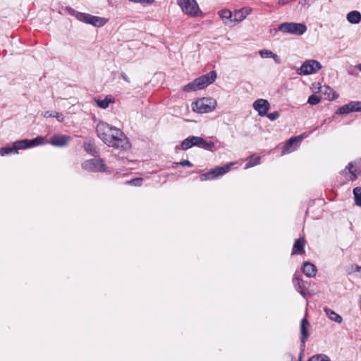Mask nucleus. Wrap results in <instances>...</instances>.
Returning a JSON list of instances; mask_svg holds the SVG:
<instances>
[{
    "label": "nucleus",
    "instance_id": "f704fd0d",
    "mask_svg": "<svg viewBox=\"0 0 361 361\" xmlns=\"http://www.w3.org/2000/svg\"><path fill=\"white\" fill-rule=\"evenodd\" d=\"M320 97L315 94H312L309 97L307 102L311 105H316L320 102Z\"/></svg>",
    "mask_w": 361,
    "mask_h": 361
},
{
    "label": "nucleus",
    "instance_id": "7ed1b4c3",
    "mask_svg": "<svg viewBox=\"0 0 361 361\" xmlns=\"http://www.w3.org/2000/svg\"><path fill=\"white\" fill-rule=\"evenodd\" d=\"M107 145L120 150H127L130 147L128 137L120 129L116 130L114 135H111V142Z\"/></svg>",
    "mask_w": 361,
    "mask_h": 361
},
{
    "label": "nucleus",
    "instance_id": "a18cd8bd",
    "mask_svg": "<svg viewBox=\"0 0 361 361\" xmlns=\"http://www.w3.org/2000/svg\"><path fill=\"white\" fill-rule=\"evenodd\" d=\"M350 173L353 176V178H351L352 180H354L357 178L359 173H357L356 170L351 171Z\"/></svg>",
    "mask_w": 361,
    "mask_h": 361
},
{
    "label": "nucleus",
    "instance_id": "c9c22d12",
    "mask_svg": "<svg viewBox=\"0 0 361 361\" xmlns=\"http://www.w3.org/2000/svg\"><path fill=\"white\" fill-rule=\"evenodd\" d=\"M351 108L353 112H361V102L351 101Z\"/></svg>",
    "mask_w": 361,
    "mask_h": 361
},
{
    "label": "nucleus",
    "instance_id": "49530a36",
    "mask_svg": "<svg viewBox=\"0 0 361 361\" xmlns=\"http://www.w3.org/2000/svg\"><path fill=\"white\" fill-rule=\"evenodd\" d=\"M353 167V164L350 162L348 164V166L345 167V170H348L349 171V173H350L351 171H353L352 169Z\"/></svg>",
    "mask_w": 361,
    "mask_h": 361
},
{
    "label": "nucleus",
    "instance_id": "b1692460",
    "mask_svg": "<svg viewBox=\"0 0 361 361\" xmlns=\"http://www.w3.org/2000/svg\"><path fill=\"white\" fill-rule=\"evenodd\" d=\"M324 312L326 315L332 321L337 322L338 324L342 322V317L338 314L336 313L334 310L324 308Z\"/></svg>",
    "mask_w": 361,
    "mask_h": 361
},
{
    "label": "nucleus",
    "instance_id": "f8f14e48",
    "mask_svg": "<svg viewBox=\"0 0 361 361\" xmlns=\"http://www.w3.org/2000/svg\"><path fill=\"white\" fill-rule=\"evenodd\" d=\"M71 140V137L66 135L54 134L49 142L51 145L56 147H64Z\"/></svg>",
    "mask_w": 361,
    "mask_h": 361
},
{
    "label": "nucleus",
    "instance_id": "58836bf2",
    "mask_svg": "<svg viewBox=\"0 0 361 361\" xmlns=\"http://www.w3.org/2000/svg\"><path fill=\"white\" fill-rule=\"evenodd\" d=\"M272 51L267 49H262L259 51V54L262 58H269L272 55Z\"/></svg>",
    "mask_w": 361,
    "mask_h": 361
},
{
    "label": "nucleus",
    "instance_id": "a878e982",
    "mask_svg": "<svg viewBox=\"0 0 361 361\" xmlns=\"http://www.w3.org/2000/svg\"><path fill=\"white\" fill-rule=\"evenodd\" d=\"M259 163L260 157L252 154L248 158V161L245 164V169L253 167L257 164H259Z\"/></svg>",
    "mask_w": 361,
    "mask_h": 361
},
{
    "label": "nucleus",
    "instance_id": "4c0bfd02",
    "mask_svg": "<svg viewBox=\"0 0 361 361\" xmlns=\"http://www.w3.org/2000/svg\"><path fill=\"white\" fill-rule=\"evenodd\" d=\"M142 183V178H135L129 181H127L126 183L134 185V186H140Z\"/></svg>",
    "mask_w": 361,
    "mask_h": 361
},
{
    "label": "nucleus",
    "instance_id": "bb28decb",
    "mask_svg": "<svg viewBox=\"0 0 361 361\" xmlns=\"http://www.w3.org/2000/svg\"><path fill=\"white\" fill-rule=\"evenodd\" d=\"M44 118H56L60 122L63 121L64 116L61 113H59L53 111H47L44 114Z\"/></svg>",
    "mask_w": 361,
    "mask_h": 361
},
{
    "label": "nucleus",
    "instance_id": "9d476101",
    "mask_svg": "<svg viewBox=\"0 0 361 361\" xmlns=\"http://www.w3.org/2000/svg\"><path fill=\"white\" fill-rule=\"evenodd\" d=\"M310 326V323L308 320L304 317L300 322V343H301V353L299 355V361H301L302 352L305 350V341H307V338L309 337V333L307 330V327Z\"/></svg>",
    "mask_w": 361,
    "mask_h": 361
},
{
    "label": "nucleus",
    "instance_id": "473e14b6",
    "mask_svg": "<svg viewBox=\"0 0 361 361\" xmlns=\"http://www.w3.org/2000/svg\"><path fill=\"white\" fill-rule=\"evenodd\" d=\"M307 361H331L329 357L324 354H319L312 356Z\"/></svg>",
    "mask_w": 361,
    "mask_h": 361
},
{
    "label": "nucleus",
    "instance_id": "2eb2a0df",
    "mask_svg": "<svg viewBox=\"0 0 361 361\" xmlns=\"http://www.w3.org/2000/svg\"><path fill=\"white\" fill-rule=\"evenodd\" d=\"M68 11L71 15L74 16L76 18V19H78V20L85 23H87V24H90L89 21H90V20H91L90 14L76 11L75 10H74L72 8H68Z\"/></svg>",
    "mask_w": 361,
    "mask_h": 361
},
{
    "label": "nucleus",
    "instance_id": "9b49d317",
    "mask_svg": "<svg viewBox=\"0 0 361 361\" xmlns=\"http://www.w3.org/2000/svg\"><path fill=\"white\" fill-rule=\"evenodd\" d=\"M45 142V138L42 136H37L32 140L25 139L17 141V144L18 145V147L22 148V149L43 145Z\"/></svg>",
    "mask_w": 361,
    "mask_h": 361
},
{
    "label": "nucleus",
    "instance_id": "c756f323",
    "mask_svg": "<svg viewBox=\"0 0 361 361\" xmlns=\"http://www.w3.org/2000/svg\"><path fill=\"white\" fill-rule=\"evenodd\" d=\"M353 112L352 108H351V104L350 102H348V104L342 106L341 107L338 108L337 111H336V114H345Z\"/></svg>",
    "mask_w": 361,
    "mask_h": 361
},
{
    "label": "nucleus",
    "instance_id": "79ce46f5",
    "mask_svg": "<svg viewBox=\"0 0 361 361\" xmlns=\"http://www.w3.org/2000/svg\"><path fill=\"white\" fill-rule=\"evenodd\" d=\"M176 164H179L183 166H192V164L188 160H183L179 163H176Z\"/></svg>",
    "mask_w": 361,
    "mask_h": 361
},
{
    "label": "nucleus",
    "instance_id": "f03ea898",
    "mask_svg": "<svg viewBox=\"0 0 361 361\" xmlns=\"http://www.w3.org/2000/svg\"><path fill=\"white\" fill-rule=\"evenodd\" d=\"M291 34L297 36L303 35L307 31V26L300 23H281L276 32Z\"/></svg>",
    "mask_w": 361,
    "mask_h": 361
},
{
    "label": "nucleus",
    "instance_id": "a211bd4d",
    "mask_svg": "<svg viewBox=\"0 0 361 361\" xmlns=\"http://www.w3.org/2000/svg\"><path fill=\"white\" fill-rule=\"evenodd\" d=\"M302 271L307 277H314L317 274V269L314 264L306 262L304 263Z\"/></svg>",
    "mask_w": 361,
    "mask_h": 361
},
{
    "label": "nucleus",
    "instance_id": "6e6552de",
    "mask_svg": "<svg viewBox=\"0 0 361 361\" xmlns=\"http://www.w3.org/2000/svg\"><path fill=\"white\" fill-rule=\"evenodd\" d=\"M233 164H229L223 166L216 167L211 169L207 173H203L200 176L201 180H212L218 176H223L231 169Z\"/></svg>",
    "mask_w": 361,
    "mask_h": 361
},
{
    "label": "nucleus",
    "instance_id": "dca6fc26",
    "mask_svg": "<svg viewBox=\"0 0 361 361\" xmlns=\"http://www.w3.org/2000/svg\"><path fill=\"white\" fill-rule=\"evenodd\" d=\"M305 240L303 238H300L297 239L292 249V255H302L305 253Z\"/></svg>",
    "mask_w": 361,
    "mask_h": 361
},
{
    "label": "nucleus",
    "instance_id": "4468645a",
    "mask_svg": "<svg viewBox=\"0 0 361 361\" xmlns=\"http://www.w3.org/2000/svg\"><path fill=\"white\" fill-rule=\"evenodd\" d=\"M200 137L191 135L183 140L180 144V147L183 150H187L192 147L200 146Z\"/></svg>",
    "mask_w": 361,
    "mask_h": 361
},
{
    "label": "nucleus",
    "instance_id": "5701e85b",
    "mask_svg": "<svg viewBox=\"0 0 361 361\" xmlns=\"http://www.w3.org/2000/svg\"><path fill=\"white\" fill-rule=\"evenodd\" d=\"M18 145L17 141H16V142H15L13 144L12 147H1L0 149V155L1 156H4V155H6V154L13 153V152L18 153V151L19 149H22V148H18Z\"/></svg>",
    "mask_w": 361,
    "mask_h": 361
},
{
    "label": "nucleus",
    "instance_id": "4be33fe9",
    "mask_svg": "<svg viewBox=\"0 0 361 361\" xmlns=\"http://www.w3.org/2000/svg\"><path fill=\"white\" fill-rule=\"evenodd\" d=\"M320 92L324 93V94H326V97L325 99L328 100H334L338 97V94L335 91H334L333 89H331L329 86H323L320 87Z\"/></svg>",
    "mask_w": 361,
    "mask_h": 361
},
{
    "label": "nucleus",
    "instance_id": "c85d7f7f",
    "mask_svg": "<svg viewBox=\"0 0 361 361\" xmlns=\"http://www.w3.org/2000/svg\"><path fill=\"white\" fill-rule=\"evenodd\" d=\"M355 204L361 207V187H356L353 189Z\"/></svg>",
    "mask_w": 361,
    "mask_h": 361
},
{
    "label": "nucleus",
    "instance_id": "0eeeda50",
    "mask_svg": "<svg viewBox=\"0 0 361 361\" xmlns=\"http://www.w3.org/2000/svg\"><path fill=\"white\" fill-rule=\"evenodd\" d=\"M177 3L185 13L191 16H196L200 12L195 0H177Z\"/></svg>",
    "mask_w": 361,
    "mask_h": 361
},
{
    "label": "nucleus",
    "instance_id": "37998d69",
    "mask_svg": "<svg viewBox=\"0 0 361 361\" xmlns=\"http://www.w3.org/2000/svg\"><path fill=\"white\" fill-rule=\"evenodd\" d=\"M271 57L274 59V60L275 61V62L276 63H278V64L281 63V59L276 54L272 53V55Z\"/></svg>",
    "mask_w": 361,
    "mask_h": 361
},
{
    "label": "nucleus",
    "instance_id": "8fccbe9b",
    "mask_svg": "<svg viewBox=\"0 0 361 361\" xmlns=\"http://www.w3.org/2000/svg\"><path fill=\"white\" fill-rule=\"evenodd\" d=\"M361 269V267L357 266L356 271H359Z\"/></svg>",
    "mask_w": 361,
    "mask_h": 361
},
{
    "label": "nucleus",
    "instance_id": "cd10ccee",
    "mask_svg": "<svg viewBox=\"0 0 361 361\" xmlns=\"http://www.w3.org/2000/svg\"><path fill=\"white\" fill-rule=\"evenodd\" d=\"M200 90L197 86V82H196V79L192 80V82H189L188 84L185 85L183 87V90L184 92H190L193 91H197Z\"/></svg>",
    "mask_w": 361,
    "mask_h": 361
},
{
    "label": "nucleus",
    "instance_id": "de8ad7c7",
    "mask_svg": "<svg viewBox=\"0 0 361 361\" xmlns=\"http://www.w3.org/2000/svg\"><path fill=\"white\" fill-rule=\"evenodd\" d=\"M290 0H279V4L281 5H285L289 2Z\"/></svg>",
    "mask_w": 361,
    "mask_h": 361
},
{
    "label": "nucleus",
    "instance_id": "09e8293b",
    "mask_svg": "<svg viewBox=\"0 0 361 361\" xmlns=\"http://www.w3.org/2000/svg\"><path fill=\"white\" fill-rule=\"evenodd\" d=\"M355 68H356L357 70H359L360 71H361V63H360V64L357 65V66H355Z\"/></svg>",
    "mask_w": 361,
    "mask_h": 361
},
{
    "label": "nucleus",
    "instance_id": "c03bdc74",
    "mask_svg": "<svg viewBox=\"0 0 361 361\" xmlns=\"http://www.w3.org/2000/svg\"><path fill=\"white\" fill-rule=\"evenodd\" d=\"M121 78L125 80L126 82L130 83V80L129 79V78L128 77V75L125 73H121Z\"/></svg>",
    "mask_w": 361,
    "mask_h": 361
},
{
    "label": "nucleus",
    "instance_id": "aec40b11",
    "mask_svg": "<svg viewBox=\"0 0 361 361\" xmlns=\"http://www.w3.org/2000/svg\"><path fill=\"white\" fill-rule=\"evenodd\" d=\"M84 149L87 153L94 157L99 156V149L91 141H87L84 142Z\"/></svg>",
    "mask_w": 361,
    "mask_h": 361
},
{
    "label": "nucleus",
    "instance_id": "72a5a7b5",
    "mask_svg": "<svg viewBox=\"0 0 361 361\" xmlns=\"http://www.w3.org/2000/svg\"><path fill=\"white\" fill-rule=\"evenodd\" d=\"M301 140L300 137H290L285 145L284 149L287 151L289 150L290 147L293 146L294 143L296 142H300Z\"/></svg>",
    "mask_w": 361,
    "mask_h": 361
},
{
    "label": "nucleus",
    "instance_id": "f3484780",
    "mask_svg": "<svg viewBox=\"0 0 361 361\" xmlns=\"http://www.w3.org/2000/svg\"><path fill=\"white\" fill-rule=\"evenodd\" d=\"M252 9L247 7L235 11L233 14V20L236 22H241L246 18V16L250 15Z\"/></svg>",
    "mask_w": 361,
    "mask_h": 361
},
{
    "label": "nucleus",
    "instance_id": "2f4dec72",
    "mask_svg": "<svg viewBox=\"0 0 361 361\" xmlns=\"http://www.w3.org/2000/svg\"><path fill=\"white\" fill-rule=\"evenodd\" d=\"M95 101L99 107L105 109L109 106L111 99L108 97H106L104 99H95Z\"/></svg>",
    "mask_w": 361,
    "mask_h": 361
},
{
    "label": "nucleus",
    "instance_id": "393cba45",
    "mask_svg": "<svg viewBox=\"0 0 361 361\" xmlns=\"http://www.w3.org/2000/svg\"><path fill=\"white\" fill-rule=\"evenodd\" d=\"M90 21H89L90 25H92L95 27H101L106 24V20L104 18L94 16L91 15Z\"/></svg>",
    "mask_w": 361,
    "mask_h": 361
},
{
    "label": "nucleus",
    "instance_id": "1a4fd4ad",
    "mask_svg": "<svg viewBox=\"0 0 361 361\" xmlns=\"http://www.w3.org/2000/svg\"><path fill=\"white\" fill-rule=\"evenodd\" d=\"M217 74L216 71H212L209 73L203 75L197 78H196V82H197V86L200 90H202L213 83L216 79Z\"/></svg>",
    "mask_w": 361,
    "mask_h": 361
},
{
    "label": "nucleus",
    "instance_id": "ea45409f",
    "mask_svg": "<svg viewBox=\"0 0 361 361\" xmlns=\"http://www.w3.org/2000/svg\"><path fill=\"white\" fill-rule=\"evenodd\" d=\"M266 115L271 121H275L279 117V113L276 111L267 114Z\"/></svg>",
    "mask_w": 361,
    "mask_h": 361
},
{
    "label": "nucleus",
    "instance_id": "ddd939ff",
    "mask_svg": "<svg viewBox=\"0 0 361 361\" xmlns=\"http://www.w3.org/2000/svg\"><path fill=\"white\" fill-rule=\"evenodd\" d=\"M253 108L258 112L259 116H264L267 114L269 109V103L267 99H259L254 102Z\"/></svg>",
    "mask_w": 361,
    "mask_h": 361
},
{
    "label": "nucleus",
    "instance_id": "20e7f679",
    "mask_svg": "<svg viewBox=\"0 0 361 361\" xmlns=\"http://www.w3.org/2000/svg\"><path fill=\"white\" fill-rule=\"evenodd\" d=\"M118 128L111 126L105 122H99L97 127L96 131L97 136L106 144L111 142V135H114V132Z\"/></svg>",
    "mask_w": 361,
    "mask_h": 361
},
{
    "label": "nucleus",
    "instance_id": "7c9ffc66",
    "mask_svg": "<svg viewBox=\"0 0 361 361\" xmlns=\"http://www.w3.org/2000/svg\"><path fill=\"white\" fill-rule=\"evenodd\" d=\"M200 146L199 147L203 148L204 149H211L214 147V143L213 142H207L204 138L200 137Z\"/></svg>",
    "mask_w": 361,
    "mask_h": 361
},
{
    "label": "nucleus",
    "instance_id": "e433bc0d",
    "mask_svg": "<svg viewBox=\"0 0 361 361\" xmlns=\"http://www.w3.org/2000/svg\"><path fill=\"white\" fill-rule=\"evenodd\" d=\"M219 15L223 19H231L232 13L229 10H221L219 11Z\"/></svg>",
    "mask_w": 361,
    "mask_h": 361
},
{
    "label": "nucleus",
    "instance_id": "6ab92c4d",
    "mask_svg": "<svg viewBox=\"0 0 361 361\" xmlns=\"http://www.w3.org/2000/svg\"><path fill=\"white\" fill-rule=\"evenodd\" d=\"M293 283L297 291H298L302 295H305L306 286L305 282L302 279L295 275L293 279Z\"/></svg>",
    "mask_w": 361,
    "mask_h": 361
},
{
    "label": "nucleus",
    "instance_id": "39448f33",
    "mask_svg": "<svg viewBox=\"0 0 361 361\" xmlns=\"http://www.w3.org/2000/svg\"><path fill=\"white\" fill-rule=\"evenodd\" d=\"M82 168L90 172H109L108 167L102 159L94 158L86 160L82 164Z\"/></svg>",
    "mask_w": 361,
    "mask_h": 361
},
{
    "label": "nucleus",
    "instance_id": "412c9836",
    "mask_svg": "<svg viewBox=\"0 0 361 361\" xmlns=\"http://www.w3.org/2000/svg\"><path fill=\"white\" fill-rule=\"evenodd\" d=\"M346 19L351 24H357L361 21V13L357 11H352L347 14Z\"/></svg>",
    "mask_w": 361,
    "mask_h": 361
},
{
    "label": "nucleus",
    "instance_id": "423d86ee",
    "mask_svg": "<svg viewBox=\"0 0 361 361\" xmlns=\"http://www.w3.org/2000/svg\"><path fill=\"white\" fill-rule=\"evenodd\" d=\"M322 68V64L317 60H307L297 70V73L307 75L317 72Z\"/></svg>",
    "mask_w": 361,
    "mask_h": 361
},
{
    "label": "nucleus",
    "instance_id": "a19ab883",
    "mask_svg": "<svg viewBox=\"0 0 361 361\" xmlns=\"http://www.w3.org/2000/svg\"><path fill=\"white\" fill-rule=\"evenodd\" d=\"M129 1L133 3H139L141 4H152L154 1V0H128Z\"/></svg>",
    "mask_w": 361,
    "mask_h": 361
},
{
    "label": "nucleus",
    "instance_id": "f257e3e1",
    "mask_svg": "<svg viewBox=\"0 0 361 361\" xmlns=\"http://www.w3.org/2000/svg\"><path fill=\"white\" fill-rule=\"evenodd\" d=\"M216 106V101L211 97H203L192 104V109L198 114L212 111Z\"/></svg>",
    "mask_w": 361,
    "mask_h": 361
}]
</instances>
